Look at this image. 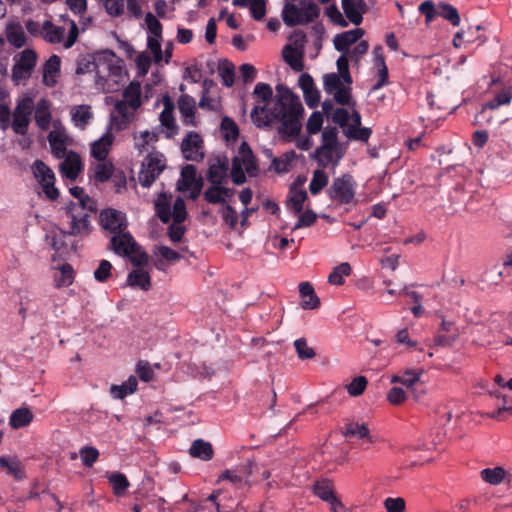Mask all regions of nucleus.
I'll use <instances>...</instances> for the list:
<instances>
[{
  "label": "nucleus",
  "instance_id": "nucleus-1",
  "mask_svg": "<svg viewBox=\"0 0 512 512\" xmlns=\"http://www.w3.org/2000/svg\"><path fill=\"white\" fill-rule=\"evenodd\" d=\"M275 103L271 109L267 104L273 96L272 87L263 82L256 84L253 94L264 105L255 106L251 111V119L258 128L270 127L273 121L280 122L278 132L283 137H296L299 135L302 124L301 119L304 107L299 99L288 87L283 84L276 86Z\"/></svg>",
  "mask_w": 512,
  "mask_h": 512
},
{
  "label": "nucleus",
  "instance_id": "nucleus-2",
  "mask_svg": "<svg viewBox=\"0 0 512 512\" xmlns=\"http://www.w3.org/2000/svg\"><path fill=\"white\" fill-rule=\"evenodd\" d=\"M295 0H286L283 10L282 19L286 26L295 27L297 25H306L314 22L320 15V8L314 2L305 3L304 0L300 2L302 5L299 8Z\"/></svg>",
  "mask_w": 512,
  "mask_h": 512
},
{
  "label": "nucleus",
  "instance_id": "nucleus-3",
  "mask_svg": "<svg viewBox=\"0 0 512 512\" xmlns=\"http://www.w3.org/2000/svg\"><path fill=\"white\" fill-rule=\"evenodd\" d=\"M356 187L357 183L353 176L346 173L334 178L326 193L338 205H356Z\"/></svg>",
  "mask_w": 512,
  "mask_h": 512
},
{
  "label": "nucleus",
  "instance_id": "nucleus-4",
  "mask_svg": "<svg viewBox=\"0 0 512 512\" xmlns=\"http://www.w3.org/2000/svg\"><path fill=\"white\" fill-rule=\"evenodd\" d=\"M66 213L70 221L65 233L80 238L86 237L91 233L90 211L82 209L75 202H70L66 206Z\"/></svg>",
  "mask_w": 512,
  "mask_h": 512
},
{
  "label": "nucleus",
  "instance_id": "nucleus-5",
  "mask_svg": "<svg viewBox=\"0 0 512 512\" xmlns=\"http://www.w3.org/2000/svg\"><path fill=\"white\" fill-rule=\"evenodd\" d=\"M31 169L34 177L42 186L45 196L49 200H56L59 197V190L55 187L56 178L52 169L42 160H35Z\"/></svg>",
  "mask_w": 512,
  "mask_h": 512
},
{
  "label": "nucleus",
  "instance_id": "nucleus-6",
  "mask_svg": "<svg viewBox=\"0 0 512 512\" xmlns=\"http://www.w3.org/2000/svg\"><path fill=\"white\" fill-rule=\"evenodd\" d=\"M162 154H149L138 174L139 183L143 187H150L165 169V163Z\"/></svg>",
  "mask_w": 512,
  "mask_h": 512
},
{
  "label": "nucleus",
  "instance_id": "nucleus-7",
  "mask_svg": "<svg viewBox=\"0 0 512 512\" xmlns=\"http://www.w3.org/2000/svg\"><path fill=\"white\" fill-rule=\"evenodd\" d=\"M37 54L32 49H25L15 59L12 67V80L15 83L27 80L37 63Z\"/></svg>",
  "mask_w": 512,
  "mask_h": 512
},
{
  "label": "nucleus",
  "instance_id": "nucleus-8",
  "mask_svg": "<svg viewBox=\"0 0 512 512\" xmlns=\"http://www.w3.org/2000/svg\"><path fill=\"white\" fill-rule=\"evenodd\" d=\"M99 224L112 235L126 230L128 226L126 215L114 208H106L100 212Z\"/></svg>",
  "mask_w": 512,
  "mask_h": 512
},
{
  "label": "nucleus",
  "instance_id": "nucleus-9",
  "mask_svg": "<svg viewBox=\"0 0 512 512\" xmlns=\"http://www.w3.org/2000/svg\"><path fill=\"white\" fill-rule=\"evenodd\" d=\"M109 249L119 256H131L139 251V245L133 236L124 230L111 236Z\"/></svg>",
  "mask_w": 512,
  "mask_h": 512
},
{
  "label": "nucleus",
  "instance_id": "nucleus-10",
  "mask_svg": "<svg viewBox=\"0 0 512 512\" xmlns=\"http://www.w3.org/2000/svg\"><path fill=\"white\" fill-rule=\"evenodd\" d=\"M47 139L55 158L62 159L67 155L69 136L65 127L59 121L54 122L53 130L49 132Z\"/></svg>",
  "mask_w": 512,
  "mask_h": 512
},
{
  "label": "nucleus",
  "instance_id": "nucleus-11",
  "mask_svg": "<svg viewBox=\"0 0 512 512\" xmlns=\"http://www.w3.org/2000/svg\"><path fill=\"white\" fill-rule=\"evenodd\" d=\"M181 150L186 160L199 162L204 158L203 140L196 132L187 134L182 141Z\"/></svg>",
  "mask_w": 512,
  "mask_h": 512
},
{
  "label": "nucleus",
  "instance_id": "nucleus-12",
  "mask_svg": "<svg viewBox=\"0 0 512 512\" xmlns=\"http://www.w3.org/2000/svg\"><path fill=\"white\" fill-rule=\"evenodd\" d=\"M101 59L99 57L98 60L90 57H83L78 60L76 74L82 75L90 72H95V81L99 86H104L106 84V75L103 74V70L101 69Z\"/></svg>",
  "mask_w": 512,
  "mask_h": 512
},
{
  "label": "nucleus",
  "instance_id": "nucleus-13",
  "mask_svg": "<svg viewBox=\"0 0 512 512\" xmlns=\"http://www.w3.org/2000/svg\"><path fill=\"white\" fill-rule=\"evenodd\" d=\"M228 160L217 157L210 162L206 178L210 184H224L227 182Z\"/></svg>",
  "mask_w": 512,
  "mask_h": 512
},
{
  "label": "nucleus",
  "instance_id": "nucleus-14",
  "mask_svg": "<svg viewBox=\"0 0 512 512\" xmlns=\"http://www.w3.org/2000/svg\"><path fill=\"white\" fill-rule=\"evenodd\" d=\"M51 102L46 98H41L36 105L34 104V120L37 127L42 131L50 128L52 121Z\"/></svg>",
  "mask_w": 512,
  "mask_h": 512
},
{
  "label": "nucleus",
  "instance_id": "nucleus-15",
  "mask_svg": "<svg viewBox=\"0 0 512 512\" xmlns=\"http://www.w3.org/2000/svg\"><path fill=\"white\" fill-rule=\"evenodd\" d=\"M363 35L364 30L361 28H356L339 33L334 37V47L339 52L347 53L349 47L357 43Z\"/></svg>",
  "mask_w": 512,
  "mask_h": 512
},
{
  "label": "nucleus",
  "instance_id": "nucleus-16",
  "mask_svg": "<svg viewBox=\"0 0 512 512\" xmlns=\"http://www.w3.org/2000/svg\"><path fill=\"white\" fill-rule=\"evenodd\" d=\"M115 111L119 114L118 116H112V123L117 131L124 130L128 127L129 123L134 118V111L130 105L122 100H118L114 105Z\"/></svg>",
  "mask_w": 512,
  "mask_h": 512
},
{
  "label": "nucleus",
  "instance_id": "nucleus-17",
  "mask_svg": "<svg viewBox=\"0 0 512 512\" xmlns=\"http://www.w3.org/2000/svg\"><path fill=\"white\" fill-rule=\"evenodd\" d=\"M60 170L66 178L76 180L82 170V161L79 154L68 151L67 155L64 156V161L60 164Z\"/></svg>",
  "mask_w": 512,
  "mask_h": 512
},
{
  "label": "nucleus",
  "instance_id": "nucleus-18",
  "mask_svg": "<svg viewBox=\"0 0 512 512\" xmlns=\"http://www.w3.org/2000/svg\"><path fill=\"white\" fill-rule=\"evenodd\" d=\"M481 479L493 486L500 485L501 483H511L512 475L503 467L497 466L494 468H485L480 472Z\"/></svg>",
  "mask_w": 512,
  "mask_h": 512
},
{
  "label": "nucleus",
  "instance_id": "nucleus-19",
  "mask_svg": "<svg viewBox=\"0 0 512 512\" xmlns=\"http://www.w3.org/2000/svg\"><path fill=\"white\" fill-rule=\"evenodd\" d=\"M101 69L103 74L106 75V82L109 76L119 77L122 74L123 67L120 64V60L116 59V55L113 51L106 50L102 53Z\"/></svg>",
  "mask_w": 512,
  "mask_h": 512
},
{
  "label": "nucleus",
  "instance_id": "nucleus-20",
  "mask_svg": "<svg viewBox=\"0 0 512 512\" xmlns=\"http://www.w3.org/2000/svg\"><path fill=\"white\" fill-rule=\"evenodd\" d=\"M239 159L241 165L243 164L245 166V171L250 176H257L259 172V168L256 162V158L252 152V149L250 148L249 144L247 142H242L239 146Z\"/></svg>",
  "mask_w": 512,
  "mask_h": 512
},
{
  "label": "nucleus",
  "instance_id": "nucleus-21",
  "mask_svg": "<svg viewBox=\"0 0 512 512\" xmlns=\"http://www.w3.org/2000/svg\"><path fill=\"white\" fill-rule=\"evenodd\" d=\"M61 59L57 55H52L43 67V83L48 87L56 84V77L60 72Z\"/></svg>",
  "mask_w": 512,
  "mask_h": 512
},
{
  "label": "nucleus",
  "instance_id": "nucleus-22",
  "mask_svg": "<svg viewBox=\"0 0 512 512\" xmlns=\"http://www.w3.org/2000/svg\"><path fill=\"white\" fill-rule=\"evenodd\" d=\"M299 292L302 297L301 307L303 309L313 310L320 306V299L309 282L300 283Z\"/></svg>",
  "mask_w": 512,
  "mask_h": 512
},
{
  "label": "nucleus",
  "instance_id": "nucleus-23",
  "mask_svg": "<svg viewBox=\"0 0 512 512\" xmlns=\"http://www.w3.org/2000/svg\"><path fill=\"white\" fill-rule=\"evenodd\" d=\"M114 136L111 132L105 133L99 140L91 146V155L98 161H104L109 154Z\"/></svg>",
  "mask_w": 512,
  "mask_h": 512
},
{
  "label": "nucleus",
  "instance_id": "nucleus-24",
  "mask_svg": "<svg viewBox=\"0 0 512 512\" xmlns=\"http://www.w3.org/2000/svg\"><path fill=\"white\" fill-rule=\"evenodd\" d=\"M195 100L193 97L189 95H182L179 98L178 106L179 111L184 117V123L186 125H192L195 126Z\"/></svg>",
  "mask_w": 512,
  "mask_h": 512
},
{
  "label": "nucleus",
  "instance_id": "nucleus-25",
  "mask_svg": "<svg viewBox=\"0 0 512 512\" xmlns=\"http://www.w3.org/2000/svg\"><path fill=\"white\" fill-rule=\"evenodd\" d=\"M342 434L346 438H366L370 443L373 442L372 437L369 435L368 427L365 424H360L358 422L345 423L342 428Z\"/></svg>",
  "mask_w": 512,
  "mask_h": 512
},
{
  "label": "nucleus",
  "instance_id": "nucleus-26",
  "mask_svg": "<svg viewBox=\"0 0 512 512\" xmlns=\"http://www.w3.org/2000/svg\"><path fill=\"white\" fill-rule=\"evenodd\" d=\"M189 454L193 458L209 461L213 458L214 452L212 445L209 442H206L202 439H197L192 443L189 449Z\"/></svg>",
  "mask_w": 512,
  "mask_h": 512
},
{
  "label": "nucleus",
  "instance_id": "nucleus-27",
  "mask_svg": "<svg viewBox=\"0 0 512 512\" xmlns=\"http://www.w3.org/2000/svg\"><path fill=\"white\" fill-rule=\"evenodd\" d=\"M283 58L285 62L296 72L304 69L303 52L298 51L291 45H286L283 49Z\"/></svg>",
  "mask_w": 512,
  "mask_h": 512
},
{
  "label": "nucleus",
  "instance_id": "nucleus-28",
  "mask_svg": "<svg viewBox=\"0 0 512 512\" xmlns=\"http://www.w3.org/2000/svg\"><path fill=\"white\" fill-rule=\"evenodd\" d=\"M34 418L33 413L27 407H21L12 412L9 424L13 429L28 426Z\"/></svg>",
  "mask_w": 512,
  "mask_h": 512
},
{
  "label": "nucleus",
  "instance_id": "nucleus-29",
  "mask_svg": "<svg viewBox=\"0 0 512 512\" xmlns=\"http://www.w3.org/2000/svg\"><path fill=\"white\" fill-rule=\"evenodd\" d=\"M127 284L131 287H138L144 291L151 288V277L148 272L136 269L127 276Z\"/></svg>",
  "mask_w": 512,
  "mask_h": 512
},
{
  "label": "nucleus",
  "instance_id": "nucleus-30",
  "mask_svg": "<svg viewBox=\"0 0 512 512\" xmlns=\"http://www.w3.org/2000/svg\"><path fill=\"white\" fill-rule=\"evenodd\" d=\"M159 139V133L156 131H142L133 135L134 147L139 152L148 151L149 146L156 143Z\"/></svg>",
  "mask_w": 512,
  "mask_h": 512
},
{
  "label": "nucleus",
  "instance_id": "nucleus-31",
  "mask_svg": "<svg viewBox=\"0 0 512 512\" xmlns=\"http://www.w3.org/2000/svg\"><path fill=\"white\" fill-rule=\"evenodd\" d=\"M127 102L132 110L141 106V86L139 82H131L123 91V100Z\"/></svg>",
  "mask_w": 512,
  "mask_h": 512
},
{
  "label": "nucleus",
  "instance_id": "nucleus-32",
  "mask_svg": "<svg viewBox=\"0 0 512 512\" xmlns=\"http://www.w3.org/2000/svg\"><path fill=\"white\" fill-rule=\"evenodd\" d=\"M6 38L15 48H21L26 43V35L19 23H12L6 27Z\"/></svg>",
  "mask_w": 512,
  "mask_h": 512
},
{
  "label": "nucleus",
  "instance_id": "nucleus-33",
  "mask_svg": "<svg viewBox=\"0 0 512 512\" xmlns=\"http://www.w3.org/2000/svg\"><path fill=\"white\" fill-rule=\"evenodd\" d=\"M0 467L7 469V473L12 475L16 480H21L26 477L21 462L16 458L0 457Z\"/></svg>",
  "mask_w": 512,
  "mask_h": 512
},
{
  "label": "nucleus",
  "instance_id": "nucleus-34",
  "mask_svg": "<svg viewBox=\"0 0 512 512\" xmlns=\"http://www.w3.org/2000/svg\"><path fill=\"white\" fill-rule=\"evenodd\" d=\"M92 177L96 182L105 183L110 180L114 174V166L111 162L99 161L93 168Z\"/></svg>",
  "mask_w": 512,
  "mask_h": 512
},
{
  "label": "nucleus",
  "instance_id": "nucleus-35",
  "mask_svg": "<svg viewBox=\"0 0 512 512\" xmlns=\"http://www.w3.org/2000/svg\"><path fill=\"white\" fill-rule=\"evenodd\" d=\"M65 35V29L54 25L51 21H45L43 24V38L52 44L60 43Z\"/></svg>",
  "mask_w": 512,
  "mask_h": 512
},
{
  "label": "nucleus",
  "instance_id": "nucleus-36",
  "mask_svg": "<svg viewBox=\"0 0 512 512\" xmlns=\"http://www.w3.org/2000/svg\"><path fill=\"white\" fill-rule=\"evenodd\" d=\"M114 495L121 497L125 495L130 483L127 477L120 472H113L108 476Z\"/></svg>",
  "mask_w": 512,
  "mask_h": 512
},
{
  "label": "nucleus",
  "instance_id": "nucleus-37",
  "mask_svg": "<svg viewBox=\"0 0 512 512\" xmlns=\"http://www.w3.org/2000/svg\"><path fill=\"white\" fill-rule=\"evenodd\" d=\"M288 203L296 214L303 211L304 202L308 199V194L304 189H298L294 186L290 188Z\"/></svg>",
  "mask_w": 512,
  "mask_h": 512
},
{
  "label": "nucleus",
  "instance_id": "nucleus-38",
  "mask_svg": "<svg viewBox=\"0 0 512 512\" xmlns=\"http://www.w3.org/2000/svg\"><path fill=\"white\" fill-rule=\"evenodd\" d=\"M74 270L73 267L66 263L61 265L59 272L55 274L54 283L56 288L68 287L73 283Z\"/></svg>",
  "mask_w": 512,
  "mask_h": 512
},
{
  "label": "nucleus",
  "instance_id": "nucleus-39",
  "mask_svg": "<svg viewBox=\"0 0 512 512\" xmlns=\"http://www.w3.org/2000/svg\"><path fill=\"white\" fill-rule=\"evenodd\" d=\"M71 195L79 200L76 203L78 206H81L82 209H86L90 212L96 211V203L93 199H91L88 195L85 194V190L82 187L74 186L69 189Z\"/></svg>",
  "mask_w": 512,
  "mask_h": 512
},
{
  "label": "nucleus",
  "instance_id": "nucleus-40",
  "mask_svg": "<svg viewBox=\"0 0 512 512\" xmlns=\"http://www.w3.org/2000/svg\"><path fill=\"white\" fill-rule=\"evenodd\" d=\"M314 493L323 501L330 503L337 498L334 494L333 484L329 480L317 481L314 485Z\"/></svg>",
  "mask_w": 512,
  "mask_h": 512
},
{
  "label": "nucleus",
  "instance_id": "nucleus-41",
  "mask_svg": "<svg viewBox=\"0 0 512 512\" xmlns=\"http://www.w3.org/2000/svg\"><path fill=\"white\" fill-rule=\"evenodd\" d=\"M12 117L13 119L12 121L10 120L9 127L12 128L13 132L21 136L27 135L31 118L27 117L26 115L16 113L15 111L12 112Z\"/></svg>",
  "mask_w": 512,
  "mask_h": 512
},
{
  "label": "nucleus",
  "instance_id": "nucleus-42",
  "mask_svg": "<svg viewBox=\"0 0 512 512\" xmlns=\"http://www.w3.org/2000/svg\"><path fill=\"white\" fill-rule=\"evenodd\" d=\"M329 177L325 171L317 169L313 172L311 182L309 184V191L312 195L319 194L323 188L328 185Z\"/></svg>",
  "mask_w": 512,
  "mask_h": 512
},
{
  "label": "nucleus",
  "instance_id": "nucleus-43",
  "mask_svg": "<svg viewBox=\"0 0 512 512\" xmlns=\"http://www.w3.org/2000/svg\"><path fill=\"white\" fill-rule=\"evenodd\" d=\"M155 211L156 215L163 223H168L171 220L170 202L165 194H160L156 199Z\"/></svg>",
  "mask_w": 512,
  "mask_h": 512
},
{
  "label": "nucleus",
  "instance_id": "nucleus-44",
  "mask_svg": "<svg viewBox=\"0 0 512 512\" xmlns=\"http://www.w3.org/2000/svg\"><path fill=\"white\" fill-rule=\"evenodd\" d=\"M351 273V266L347 262H343L336 266L328 277V282L332 285L344 284V277L349 276Z\"/></svg>",
  "mask_w": 512,
  "mask_h": 512
},
{
  "label": "nucleus",
  "instance_id": "nucleus-45",
  "mask_svg": "<svg viewBox=\"0 0 512 512\" xmlns=\"http://www.w3.org/2000/svg\"><path fill=\"white\" fill-rule=\"evenodd\" d=\"M512 100V87H508L500 91L496 94L494 99L489 101L485 104V107L483 108L482 112H484L485 108H489L491 110L497 109L498 107L502 105H507Z\"/></svg>",
  "mask_w": 512,
  "mask_h": 512
},
{
  "label": "nucleus",
  "instance_id": "nucleus-46",
  "mask_svg": "<svg viewBox=\"0 0 512 512\" xmlns=\"http://www.w3.org/2000/svg\"><path fill=\"white\" fill-rule=\"evenodd\" d=\"M91 118L90 106L79 105L72 110V119L77 126L85 127Z\"/></svg>",
  "mask_w": 512,
  "mask_h": 512
},
{
  "label": "nucleus",
  "instance_id": "nucleus-47",
  "mask_svg": "<svg viewBox=\"0 0 512 512\" xmlns=\"http://www.w3.org/2000/svg\"><path fill=\"white\" fill-rule=\"evenodd\" d=\"M218 71L223 84L227 87H231L234 84L235 79L234 65L228 60L220 61Z\"/></svg>",
  "mask_w": 512,
  "mask_h": 512
},
{
  "label": "nucleus",
  "instance_id": "nucleus-48",
  "mask_svg": "<svg viewBox=\"0 0 512 512\" xmlns=\"http://www.w3.org/2000/svg\"><path fill=\"white\" fill-rule=\"evenodd\" d=\"M345 135L352 140H359L367 142L372 134V130L368 127H355V125H348L344 130Z\"/></svg>",
  "mask_w": 512,
  "mask_h": 512
},
{
  "label": "nucleus",
  "instance_id": "nucleus-49",
  "mask_svg": "<svg viewBox=\"0 0 512 512\" xmlns=\"http://www.w3.org/2000/svg\"><path fill=\"white\" fill-rule=\"evenodd\" d=\"M160 121L161 125L169 130V132L166 134L168 138L177 133V126L173 117L172 107H168L167 105L165 106L163 111L160 113Z\"/></svg>",
  "mask_w": 512,
  "mask_h": 512
},
{
  "label": "nucleus",
  "instance_id": "nucleus-50",
  "mask_svg": "<svg viewBox=\"0 0 512 512\" xmlns=\"http://www.w3.org/2000/svg\"><path fill=\"white\" fill-rule=\"evenodd\" d=\"M342 8L349 21L358 26L363 21V16L358 12L354 0H341Z\"/></svg>",
  "mask_w": 512,
  "mask_h": 512
},
{
  "label": "nucleus",
  "instance_id": "nucleus-51",
  "mask_svg": "<svg viewBox=\"0 0 512 512\" xmlns=\"http://www.w3.org/2000/svg\"><path fill=\"white\" fill-rule=\"evenodd\" d=\"M222 184H210V186L204 191L203 197L205 201L210 204H225V199L222 198L221 194Z\"/></svg>",
  "mask_w": 512,
  "mask_h": 512
},
{
  "label": "nucleus",
  "instance_id": "nucleus-52",
  "mask_svg": "<svg viewBox=\"0 0 512 512\" xmlns=\"http://www.w3.org/2000/svg\"><path fill=\"white\" fill-rule=\"evenodd\" d=\"M181 178L184 189H189L200 178L197 177V169L194 165L188 164L181 170Z\"/></svg>",
  "mask_w": 512,
  "mask_h": 512
},
{
  "label": "nucleus",
  "instance_id": "nucleus-53",
  "mask_svg": "<svg viewBox=\"0 0 512 512\" xmlns=\"http://www.w3.org/2000/svg\"><path fill=\"white\" fill-rule=\"evenodd\" d=\"M338 131L335 127H326L322 132V149L334 148L337 150Z\"/></svg>",
  "mask_w": 512,
  "mask_h": 512
},
{
  "label": "nucleus",
  "instance_id": "nucleus-54",
  "mask_svg": "<svg viewBox=\"0 0 512 512\" xmlns=\"http://www.w3.org/2000/svg\"><path fill=\"white\" fill-rule=\"evenodd\" d=\"M420 373H416L414 371L408 370L405 371L402 375H394L391 378L392 383H400L407 388H411L414 384L419 381Z\"/></svg>",
  "mask_w": 512,
  "mask_h": 512
},
{
  "label": "nucleus",
  "instance_id": "nucleus-55",
  "mask_svg": "<svg viewBox=\"0 0 512 512\" xmlns=\"http://www.w3.org/2000/svg\"><path fill=\"white\" fill-rule=\"evenodd\" d=\"M221 129L224 132V137L227 140H236L239 136V128L236 123L228 116H225L221 121Z\"/></svg>",
  "mask_w": 512,
  "mask_h": 512
},
{
  "label": "nucleus",
  "instance_id": "nucleus-56",
  "mask_svg": "<svg viewBox=\"0 0 512 512\" xmlns=\"http://www.w3.org/2000/svg\"><path fill=\"white\" fill-rule=\"evenodd\" d=\"M294 347L301 360L312 359L316 355L314 349L308 346L305 338L295 340Z\"/></svg>",
  "mask_w": 512,
  "mask_h": 512
},
{
  "label": "nucleus",
  "instance_id": "nucleus-57",
  "mask_svg": "<svg viewBox=\"0 0 512 512\" xmlns=\"http://www.w3.org/2000/svg\"><path fill=\"white\" fill-rule=\"evenodd\" d=\"M378 70V81L373 85L372 90L376 91L388 84V68L385 63L383 56L377 58Z\"/></svg>",
  "mask_w": 512,
  "mask_h": 512
},
{
  "label": "nucleus",
  "instance_id": "nucleus-58",
  "mask_svg": "<svg viewBox=\"0 0 512 512\" xmlns=\"http://www.w3.org/2000/svg\"><path fill=\"white\" fill-rule=\"evenodd\" d=\"M65 232L66 230L61 229L59 234L47 235V241L56 252H62V250L68 246L66 238L70 235Z\"/></svg>",
  "mask_w": 512,
  "mask_h": 512
},
{
  "label": "nucleus",
  "instance_id": "nucleus-59",
  "mask_svg": "<svg viewBox=\"0 0 512 512\" xmlns=\"http://www.w3.org/2000/svg\"><path fill=\"white\" fill-rule=\"evenodd\" d=\"M187 216L185 201L181 197H177L173 204L171 218L176 224L184 222Z\"/></svg>",
  "mask_w": 512,
  "mask_h": 512
},
{
  "label": "nucleus",
  "instance_id": "nucleus-60",
  "mask_svg": "<svg viewBox=\"0 0 512 512\" xmlns=\"http://www.w3.org/2000/svg\"><path fill=\"white\" fill-rule=\"evenodd\" d=\"M81 460L86 467H92L98 460L99 451L92 446H85L79 451Z\"/></svg>",
  "mask_w": 512,
  "mask_h": 512
},
{
  "label": "nucleus",
  "instance_id": "nucleus-61",
  "mask_svg": "<svg viewBox=\"0 0 512 512\" xmlns=\"http://www.w3.org/2000/svg\"><path fill=\"white\" fill-rule=\"evenodd\" d=\"M220 478L222 480H227L232 488L237 490L242 489L246 485L244 477L233 470H225Z\"/></svg>",
  "mask_w": 512,
  "mask_h": 512
},
{
  "label": "nucleus",
  "instance_id": "nucleus-62",
  "mask_svg": "<svg viewBox=\"0 0 512 512\" xmlns=\"http://www.w3.org/2000/svg\"><path fill=\"white\" fill-rule=\"evenodd\" d=\"M367 379L364 376L355 377L350 384L347 385V392L351 396L361 395L367 387Z\"/></svg>",
  "mask_w": 512,
  "mask_h": 512
},
{
  "label": "nucleus",
  "instance_id": "nucleus-63",
  "mask_svg": "<svg viewBox=\"0 0 512 512\" xmlns=\"http://www.w3.org/2000/svg\"><path fill=\"white\" fill-rule=\"evenodd\" d=\"M34 110V101L33 98L30 96H25L17 101L16 107L14 108V111L16 113L26 115L27 117L31 118V115Z\"/></svg>",
  "mask_w": 512,
  "mask_h": 512
},
{
  "label": "nucleus",
  "instance_id": "nucleus-64",
  "mask_svg": "<svg viewBox=\"0 0 512 512\" xmlns=\"http://www.w3.org/2000/svg\"><path fill=\"white\" fill-rule=\"evenodd\" d=\"M334 148L322 149V145L315 150L314 157L317 159L319 166L325 168L333 161Z\"/></svg>",
  "mask_w": 512,
  "mask_h": 512
}]
</instances>
